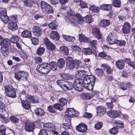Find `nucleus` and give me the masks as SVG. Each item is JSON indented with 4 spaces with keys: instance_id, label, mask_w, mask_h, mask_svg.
I'll return each instance as SVG.
<instances>
[{
    "instance_id": "obj_42",
    "label": "nucleus",
    "mask_w": 135,
    "mask_h": 135,
    "mask_svg": "<svg viewBox=\"0 0 135 135\" xmlns=\"http://www.w3.org/2000/svg\"><path fill=\"white\" fill-rule=\"evenodd\" d=\"M59 103L63 107L67 104V100L65 98H61L59 100Z\"/></svg>"
},
{
    "instance_id": "obj_32",
    "label": "nucleus",
    "mask_w": 135,
    "mask_h": 135,
    "mask_svg": "<svg viewBox=\"0 0 135 135\" xmlns=\"http://www.w3.org/2000/svg\"><path fill=\"white\" fill-rule=\"evenodd\" d=\"M65 64V61L63 59L61 58L58 60L57 65L59 68H62L64 66Z\"/></svg>"
},
{
    "instance_id": "obj_18",
    "label": "nucleus",
    "mask_w": 135,
    "mask_h": 135,
    "mask_svg": "<svg viewBox=\"0 0 135 135\" xmlns=\"http://www.w3.org/2000/svg\"><path fill=\"white\" fill-rule=\"evenodd\" d=\"M112 7L111 4L103 3L100 5L99 8L100 9L102 10L108 11L110 10Z\"/></svg>"
},
{
    "instance_id": "obj_21",
    "label": "nucleus",
    "mask_w": 135,
    "mask_h": 135,
    "mask_svg": "<svg viewBox=\"0 0 135 135\" xmlns=\"http://www.w3.org/2000/svg\"><path fill=\"white\" fill-rule=\"evenodd\" d=\"M101 67L106 71L108 74H111L113 71L111 67L107 64H103L101 65Z\"/></svg>"
},
{
    "instance_id": "obj_1",
    "label": "nucleus",
    "mask_w": 135,
    "mask_h": 135,
    "mask_svg": "<svg viewBox=\"0 0 135 135\" xmlns=\"http://www.w3.org/2000/svg\"><path fill=\"white\" fill-rule=\"evenodd\" d=\"M57 68L56 62H52L50 64L43 63L37 66V69L40 73L45 75L48 73L51 70H56Z\"/></svg>"
},
{
    "instance_id": "obj_3",
    "label": "nucleus",
    "mask_w": 135,
    "mask_h": 135,
    "mask_svg": "<svg viewBox=\"0 0 135 135\" xmlns=\"http://www.w3.org/2000/svg\"><path fill=\"white\" fill-rule=\"evenodd\" d=\"M57 83L62 89L64 91L70 90L73 88V84L70 82L65 83L63 80H59L57 81Z\"/></svg>"
},
{
    "instance_id": "obj_6",
    "label": "nucleus",
    "mask_w": 135,
    "mask_h": 135,
    "mask_svg": "<svg viewBox=\"0 0 135 135\" xmlns=\"http://www.w3.org/2000/svg\"><path fill=\"white\" fill-rule=\"evenodd\" d=\"M4 88L6 94L8 96L12 98L16 97V92L12 86L7 85L5 86Z\"/></svg>"
},
{
    "instance_id": "obj_27",
    "label": "nucleus",
    "mask_w": 135,
    "mask_h": 135,
    "mask_svg": "<svg viewBox=\"0 0 135 135\" xmlns=\"http://www.w3.org/2000/svg\"><path fill=\"white\" fill-rule=\"evenodd\" d=\"M97 113L98 115L100 114V115L104 114L106 112V109L103 106L98 107L97 108Z\"/></svg>"
},
{
    "instance_id": "obj_45",
    "label": "nucleus",
    "mask_w": 135,
    "mask_h": 135,
    "mask_svg": "<svg viewBox=\"0 0 135 135\" xmlns=\"http://www.w3.org/2000/svg\"><path fill=\"white\" fill-rule=\"evenodd\" d=\"M50 28L52 30H55L56 29L57 26L55 22H51L50 23L49 25Z\"/></svg>"
},
{
    "instance_id": "obj_36",
    "label": "nucleus",
    "mask_w": 135,
    "mask_h": 135,
    "mask_svg": "<svg viewBox=\"0 0 135 135\" xmlns=\"http://www.w3.org/2000/svg\"><path fill=\"white\" fill-rule=\"evenodd\" d=\"M83 53L86 55H91L92 53L91 49L89 47L83 49Z\"/></svg>"
},
{
    "instance_id": "obj_24",
    "label": "nucleus",
    "mask_w": 135,
    "mask_h": 135,
    "mask_svg": "<svg viewBox=\"0 0 135 135\" xmlns=\"http://www.w3.org/2000/svg\"><path fill=\"white\" fill-rule=\"evenodd\" d=\"M50 37L52 39L55 40H58L60 37L58 33L55 31H52L51 32Z\"/></svg>"
},
{
    "instance_id": "obj_28",
    "label": "nucleus",
    "mask_w": 135,
    "mask_h": 135,
    "mask_svg": "<svg viewBox=\"0 0 135 135\" xmlns=\"http://www.w3.org/2000/svg\"><path fill=\"white\" fill-rule=\"evenodd\" d=\"M60 52L64 55H67L69 54V50L66 46H62L60 48Z\"/></svg>"
},
{
    "instance_id": "obj_16",
    "label": "nucleus",
    "mask_w": 135,
    "mask_h": 135,
    "mask_svg": "<svg viewBox=\"0 0 135 135\" xmlns=\"http://www.w3.org/2000/svg\"><path fill=\"white\" fill-rule=\"evenodd\" d=\"M117 68L120 70L123 69L124 66L125 62L122 60H119L115 63Z\"/></svg>"
},
{
    "instance_id": "obj_25",
    "label": "nucleus",
    "mask_w": 135,
    "mask_h": 135,
    "mask_svg": "<svg viewBox=\"0 0 135 135\" xmlns=\"http://www.w3.org/2000/svg\"><path fill=\"white\" fill-rule=\"evenodd\" d=\"M81 97L84 100L90 99L93 97V96L91 94L89 93H84L82 94Z\"/></svg>"
},
{
    "instance_id": "obj_63",
    "label": "nucleus",
    "mask_w": 135,
    "mask_h": 135,
    "mask_svg": "<svg viewBox=\"0 0 135 135\" xmlns=\"http://www.w3.org/2000/svg\"><path fill=\"white\" fill-rule=\"evenodd\" d=\"M74 62L69 63V65L68 66L66 65L67 66L68 69L70 70H73L75 67V65L74 64Z\"/></svg>"
},
{
    "instance_id": "obj_57",
    "label": "nucleus",
    "mask_w": 135,
    "mask_h": 135,
    "mask_svg": "<svg viewBox=\"0 0 135 135\" xmlns=\"http://www.w3.org/2000/svg\"><path fill=\"white\" fill-rule=\"evenodd\" d=\"M119 88L123 90H125L127 89V87L126 84L123 83L119 84L118 85Z\"/></svg>"
},
{
    "instance_id": "obj_4",
    "label": "nucleus",
    "mask_w": 135,
    "mask_h": 135,
    "mask_svg": "<svg viewBox=\"0 0 135 135\" xmlns=\"http://www.w3.org/2000/svg\"><path fill=\"white\" fill-rule=\"evenodd\" d=\"M71 21V24L73 25L77 26L79 24H82L84 22L83 17L79 13L74 15Z\"/></svg>"
},
{
    "instance_id": "obj_53",
    "label": "nucleus",
    "mask_w": 135,
    "mask_h": 135,
    "mask_svg": "<svg viewBox=\"0 0 135 135\" xmlns=\"http://www.w3.org/2000/svg\"><path fill=\"white\" fill-rule=\"evenodd\" d=\"M45 51V49L44 48L42 47H40L37 50V53L39 55H41L44 53Z\"/></svg>"
},
{
    "instance_id": "obj_11",
    "label": "nucleus",
    "mask_w": 135,
    "mask_h": 135,
    "mask_svg": "<svg viewBox=\"0 0 135 135\" xmlns=\"http://www.w3.org/2000/svg\"><path fill=\"white\" fill-rule=\"evenodd\" d=\"M35 127L34 122L26 123L25 126V130L28 132H32Z\"/></svg>"
},
{
    "instance_id": "obj_52",
    "label": "nucleus",
    "mask_w": 135,
    "mask_h": 135,
    "mask_svg": "<svg viewBox=\"0 0 135 135\" xmlns=\"http://www.w3.org/2000/svg\"><path fill=\"white\" fill-rule=\"evenodd\" d=\"M103 124L101 122H99L97 123L94 126L95 128L97 129H100L102 127Z\"/></svg>"
},
{
    "instance_id": "obj_46",
    "label": "nucleus",
    "mask_w": 135,
    "mask_h": 135,
    "mask_svg": "<svg viewBox=\"0 0 135 135\" xmlns=\"http://www.w3.org/2000/svg\"><path fill=\"white\" fill-rule=\"evenodd\" d=\"M1 52L3 55L6 56L8 54V49L7 47H3L1 48Z\"/></svg>"
},
{
    "instance_id": "obj_61",
    "label": "nucleus",
    "mask_w": 135,
    "mask_h": 135,
    "mask_svg": "<svg viewBox=\"0 0 135 135\" xmlns=\"http://www.w3.org/2000/svg\"><path fill=\"white\" fill-rule=\"evenodd\" d=\"M71 48L74 50L76 51L79 52L81 50L80 48L77 45H74L71 47Z\"/></svg>"
},
{
    "instance_id": "obj_22",
    "label": "nucleus",
    "mask_w": 135,
    "mask_h": 135,
    "mask_svg": "<svg viewBox=\"0 0 135 135\" xmlns=\"http://www.w3.org/2000/svg\"><path fill=\"white\" fill-rule=\"evenodd\" d=\"M8 27L9 29L12 31L17 30L18 28L17 24L16 23L14 22L9 23L8 25Z\"/></svg>"
},
{
    "instance_id": "obj_54",
    "label": "nucleus",
    "mask_w": 135,
    "mask_h": 135,
    "mask_svg": "<svg viewBox=\"0 0 135 135\" xmlns=\"http://www.w3.org/2000/svg\"><path fill=\"white\" fill-rule=\"evenodd\" d=\"M113 6L114 7H119L120 4V2L118 0H114L113 1Z\"/></svg>"
},
{
    "instance_id": "obj_49",
    "label": "nucleus",
    "mask_w": 135,
    "mask_h": 135,
    "mask_svg": "<svg viewBox=\"0 0 135 135\" xmlns=\"http://www.w3.org/2000/svg\"><path fill=\"white\" fill-rule=\"evenodd\" d=\"M48 110L50 112L54 113L56 112V110L53 105H50L47 107Z\"/></svg>"
},
{
    "instance_id": "obj_29",
    "label": "nucleus",
    "mask_w": 135,
    "mask_h": 135,
    "mask_svg": "<svg viewBox=\"0 0 135 135\" xmlns=\"http://www.w3.org/2000/svg\"><path fill=\"white\" fill-rule=\"evenodd\" d=\"M34 112L37 115L40 117L43 116L45 114L44 111L41 108H37Z\"/></svg>"
},
{
    "instance_id": "obj_2",
    "label": "nucleus",
    "mask_w": 135,
    "mask_h": 135,
    "mask_svg": "<svg viewBox=\"0 0 135 135\" xmlns=\"http://www.w3.org/2000/svg\"><path fill=\"white\" fill-rule=\"evenodd\" d=\"M95 77L93 75H86L82 80L83 86L88 90H92L95 85Z\"/></svg>"
},
{
    "instance_id": "obj_10",
    "label": "nucleus",
    "mask_w": 135,
    "mask_h": 135,
    "mask_svg": "<svg viewBox=\"0 0 135 135\" xmlns=\"http://www.w3.org/2000/svg\"><path fill=\"white\" fill-rule=\"evenodd\" d=\"M131 27L130 23L128 22H125L121 30L122 32L124 34H128L130 31Z\"/></svg>"
},
{
    "instance_id": "obj_31",
    "label": "nucleus",
    "mask_w": 135,
    "mask_h": 135,
    "mask_svg": "<svg viewBox=\"0 0 135 135\" xmlns=\"http://www.w3.org/2000/svg\"><path fill=\"white\" fill-rule=\"evenodd\" d=\"M21 102L23 108L26 109H30V105L28 101L27 100H22Z\"/></svg>"
},
{
    "instance_id": "obj_51",
    "label": "nucleus",
    "mask_w": 135,
    "mask_h": 135,
    "mask_svg": "<svg viewBox=\"0 0 135 135\" xmlns=\"http://www.w3.org/2000/svg\"><path fill=\"white\" fill-rule=\"evenodd\" d=\"M6 130L5 126H0V135H5Z\"/></svg>"
},
{
    "instance_id": "obj_12",
    "label": "nucleus",
    "mask_w": 135,
    "mask_h": 135,
    "mask_svg": "<svg viewBox=\"0 0 135 135\" xmlns=\"http://www.w3.org/2000/svg\"><path fill=\"white\" fill-rule=\"evenodd\" d=\"M76 129L79 132L84 133L87 131V127L85 123H81L76 127Z\"/></svg>"
},
{
    "instance_id": "obj_62",
    "label": "nucleus",
    "mask_w": 135,
    "mask_h": 135,
    "mask_svg": "<svg viewBox=\"0 0 135 135\" xmlns=\"http://www.w3.org/2000/svg\"><path fill=\"white\" fill-rule=\"evenodd\" d=\"M115 43H117V44L120 46L124 45L126 44V42L124 40L118 41H116Z\"/></svg>"
},
{
    "instance_id": "obj_43",
    "label": "nucleus",
    "mask_w": 135,
    "mask_h": 135,
    "mask_svg": "<svg viewBox=\"0 0 135 135\" xmlns=\"http://www.w3.org/2000/svg\"><path fill=\"white\" fill-rule=\"evenodd\" d=\"M96 74L99 76H101L103 75L104 71L101 69L98 68L96 69L95 70Z\"/></svg>"
},
{
    "instance_id": "obj_44",
    "label": "nucleus",
    "mask_w": 135,
    "mask_h": 135,
    "mask_svg": "<svg viewBox=\"0 0 135 135\" xmlns=\"http://www.w3.org/2000/svg\"><path fill=\"white\" fill-rule=\"evenodd\" d=\"M89 9L94 12H98L100 10V8L95 7L94 5H91L89 7Z\"/></svg>"
},
{
    "instance_id": "obj_15",
    "label": "nucleus",
    "mask_w": 135,
    "mask_h": 135,
    "mask_svg": "<svg viewBox=\"0 0 135 135\" xmlns=\"http://www.w3.org/2000/svg\"><path fill=\"white\" fill-rule=\"evenodd\" d=\"M33 32L36 36H39L42 33V31L40 28L38 26H34L33 28Z\"/></svg>"
},
{
    "instance_id": "obj_9",
    "label": "nucleus",
    "mask_w": 135,
    "mask_h": 135,
    "mask_svg": "<svg viewBox=\"0 0 135 135\" xmlns=\"http://www.w3.org/2000/svg\"><path fill=\"white\" fill-rule=\"evenodd\" d=\"M107 40V42L109 44H115V42L117 41V36L115 34L110 33L108 35Z\"/></svg>"
},
{
    "instance_id": "obj_56",
    "label": "nucleus",
    "mask_w": 135,
    "mask_h": 135,
    "mask_svg": "<svg viewBox=\"0 0 135 135\" xmlns=\"http://www.w3.org/2000/svg\"><path fill=\"white\" fill-rule=\"evenodd\" d=\"M31 41L32 44L35 45L38 44L39 42V40L38 38L32 37L31 39Z\"/></svg>"
},
{
    "instance_id": "obj_14",
    "label": "nucleus",
    "mask_w": 135,
    "mask_h": 135,
    "mask_svg": "<svg viewBox=\"0 0 135 135\" xmlns=\"http://www.w3.org/2000/svg\"><path fill=\"white\" fill-rule=\"evenodd\" d=\"M112 122L117 128H122L124 127L123 122L120 120L114 119L112 120Z\"/></svg>"
},
{
    "instance_id": "obj_17",
    "label": "nucleus",
    "mask_w": 135,
    "mask_h": 135,
    "mask_svg": "<svg viewBox=\"0 0 135 135\" xmlns=\"http://www.w3.org/2000/svg\"><path fill=\"white\" fill-rule=\"evenodd\" d=\"M92 33L94 36L97 38L98 39H100L102 37V35L101 34L99 30L97 27L94 28L92 31Z\"/></svg>"
},
{
    "instance_id": "obj_58",
    "label": "nucleus",
    "mask_w": 135,
    "mask_h": 135,
    "mask_svg": "<svg viewBox=\"0 0 135 135\" xmlns=\"http://www.w3.org/2000/svg\"><path fill=\"white\" fill-rule=\"evenodd\" d=\"M85 72L84 70H79L76 72V74L77 77L83 76L85 74Z\"/></svg>"
},
{
    "instance_id": "obj_34",
    "label": "nucleus",
    "mask_w": 135,
    "mask_h": 135,
    "mask_svg": "<svg viewBox=\"0 0 135 135\" xmlns=\"http://www.w3.org/2000/svg\"><path fill=\"white\" fill-rule=\"evenodd\" d=\"M85 20V22L88 23H91L93 21V19L92 18L91 15L89 14L87 15L85 17H83Z\"/></svg>"
},
{
    "instance_id": "obj_33",
    "label": "nucleus",
    "mask_w": 135,
    "mask_h": 135,
    "mask_svg": "<svg viewBox=\"0 0 135 135\" xmlns=\"http://www.w3.org/2000/svg\"><path fill=\"white\" fill-rule=\"evenodd\" d=\"M62 36L65 39L69 41L73 42L75 39V37L74 36H67L65 35H63Z\"/></svg>"
},
{
    "instance_id": "obj_8",
    "label": "nucleus",
    "mask_w": 135,
    "mask_h": 135,
    "mask_svg": "<svg viewBox=\"0 0 135 135\" xmlns=\"http://www.w3.org/2000/svg\"><path fill=\"white\" fill-rule=\"evenodd\" d=\"M66 114L70 117H76L79 115V113L78 111L76 112L74 108H69L67 110Z\"/></svg>"
},
{
    "instance_id": "obj_39",
    "label": "nucleus",
    "mask_w": 135,
    "mask_h": 135,
    "mask_svg": "<svg viewBox=\"0 0 135 135\" xmlns=\"http://www.w3.org/2000/svg\"><path fill=\"white\" fill-rule=\"evenodd\" d=\"M61 78L64 80L72 79V77L68 74H63L61 75Z\"/></svg>"
},
{
    "instance_id": "obj_55",
    "label": "nucleus",
    "mask_w": 135,
    "mask_h": 135,
    "mask_svg": "<svg viewBox=\"0 0 135 135\" xmlns=\"http://www.w3.org/2000/svg\"><path fill=\"white\" fill-rule=\"evenodd\" d=\"M10 119L12 122L15 123H18L19 122L18 119L14 116H11L10 117Z\"/></svg>"
},
{
    "instance_id": "obj_59",
    "label": "nucleus",
    "mask_w": 135,
    "mask_h": 135,
    "mask_svg": "<svg viewBox=\"0 0 135 135\" xmlns=\"http://www.w3.org/2000/svg\"><path fill=\"white\" fill-rule=\"evenodd\" d=\"M74 61L73 60V59L72 57L69 56L67 57L66 60V65L69 66V63L74 62Z\"/></svg>"
},
{
    "instance_id": "obj_7",
    "label": "nucleus",
    "mask_w": 135,
    "mask_h": 135,
    "mask_svg": "<svg viewBox=\"0 0 135 135\" xmlns=\"http://www.w3.org/2000/svg\"><path fill=\"white\" fill-rule=\"evenodd\" d=\"M27 74L24 71H21L15 73V78L18 80H20L21 79L27 80Z\"/></svg>"
},
{
    "instance_id": "obj_48",
    "label": "nucleus",
    "mask_w": 135,
    "mask_h": 135,
    "mask_svg": "<svg viewBox=\"0 0 135 135\" xmlns=\"http://www.w3.org/2000/svg\"><path fill=\"white\" fill-rule=\"evenodd\" d=\"M54 107L55 109L59 110L60 111L62 110L63 109V107L60 105V104L59 103L54 104Z\"/></svg>"
},
{
    "instance_id": "obj_35",
    "label": "nucleus",
    "mask_w": 135,
    "mask_h": 135,
    "mask_svg": "<svg viewBox=\"0 0 135 135\" xmlns=\"http://www.w3.org/2000/svg\"><path fill=\"white\" fill-rule=\"evenodd\" d=\"M73 86V88H74L76 90L78 91H81L83 89V86L82 85V84H74Z\"/></svg>"
},
{
    "instance_id": "obj_64",
    "label": "nucleus",
    "mask_w": 135,
    "mask_h": 135,
    "mask_svg": "<svg viewBox=\"0 0 135 135\" xmlns=\"http://www.w3.org/2000/svg\"><path fill=\"white\" fill-rule=\"evenodd\" d=\"M82 80L80 78H78L75 80L74 84H82Z\"/></svg>"
},
{
    "instance_id": "obj_60",
    "label": "nucleus",
    "mask_w": 135,
    "mask_h": 135,
    "mask_svg": "<svg viewBox=\"0 0 135 135\" xmlns=\"http://www.w3.org/2000/svg\"><path fill=\"white\" fill-rule=\"evenodd\" d=\"M38 135H48L47 132L44 129H41L38 133Z\"/></svg>"
},
{
    "instance_id": "obj_37",
    "label": "nucleus",
    "mask_w": 135,
    "mask_h": 135,
    "mask_svg": "<svg viewBox=\"0 0 135 135\" xmlns=\"http://www.w3.org/2000/svg\"><path fill=\"white\" fill-rule=\"evenodd\" d=\"M25 6H31L32 3L34 2V0H22Z\"/></svg>"
},
{
    "instance_id": "obj_30",
    "label": "nucleus",
    "mask_w": 135,
    "mask_h": 135,
    "mask_svg": "<svg viewBox=\"0 0 135 135\" xmlns=\"http://www.w3.org/2000/svg\"><path fill=\"white\" fill-rule=\"evenodd\" d=\"M4 15L0 13V18L2 21L5 23H7L9 21V19L7 15V13H4Z\"/></svg>"
},
{
    "instance_id": "obj_47",
    "label": "nucleus",
    "mask_w": 135,
    "mask_h": 135,
    "mask_svg": "<svg viewBox=\"0 0 135 135\" xmlns=\"http://www.w3.org/2000/svg\"><path fill=\"white\" fill-rule=\"evenodd\" d=\"M118 129L114 126L112 129H109V131L111 134H116L118 132Z\"/></svg>"
},
{
    "instance_id": "obj_26",
    "label": "nucleus",
    "mask_w": 135,
    "mask_h": 135,
    "mask_svg": "<svg viewBox=\"0 0 135 135\" xmlns=\"http://www.w3.org/2000/svg\"><path fill=\"white\" fill-rule=\"evenodd\" d=\"M21 35L23 37L30 38L31 36V33L29 31L25 30L22 32Z\"/></svg>"
},
{
    "instance_id": "obj_50",
    "label": "nucleus",
    "mask_w": 135,
    "mask_h": 135,
    "mask_svg": "<svg viewBox=\"0 0 135 135\" xmlns=\"http://www.w3.org/2000/svg\"><path fill=\"white\" fill-rule=\"evenodd\" d=\"M46 46L47 49L50 50H54L55 49V46L51 42L47 44Z\"/></svg>"
},
{
    "instance_id": "obj_5",
    "label": "nucleus",
    "mask_w": 135,
    "mask_h": 135,
    "mask_svg": "<svg viewBox=\"0 0 135 135\" xmlns=\"http://www.w3.org/2000/svg\"><path fill=\"white\" fill-rule=\"evenodd\" d=\"M41 6L42 11L45 14H49L53 12L51 6L44 1H41Z\"/></svg>"
},
{
    "instance_id": "obj_20",
    "label": "nucleus",
    "mask_w": 135,
    "mask_h": 135,
    "mask_svg": "<svg viewBox=\"0 0 135 135\" xmlns=\"http://www.w3.org/2000/svg\"><path fill=\"white\" fill-rule=\"evenodd\" d=\"M26 97L27 99H29L30 102L32 103H36L39 101L38 98L36 97L27 94L26 95Z\"/></svg>"
},
{
    "instance_id": "obj_23",
    "label": "nucleus",
    "mask_w": 135,
    "mask_h": 135,
    "mask_svg": "<svg viewBox=\"0 0 135 135\" xmlns=\"http://www.w3.org/2000/svg\"><path fill=\"white\" fill-rule=\"evenodd\" d=\"M110 23V21L109 20L103 19L101 20L99 25L100 27H106L108 26Z\"/></svg>"
},
{
    "instance_id": "obj_40",
    "label": "nucleus",
    "mask_w": 135,
    "mask_h": 135,
    "mask_svg": "<svg viewBox=\"0 0 135 135\" xmlns=\"http://www.w3.org/2000/svg\"><path fill=\"white\" fill-rule=\"evenodd\" d=\"M97 41L95 40H92L90 42V45L92 47L93 50L94 51H96V46L97 45Z\"/></svg>"
},
{
    "instance_id": "obj_38",
    "label": "nucleus",
    "mask_w": 135,
    "mask_h": 135,
    "mask_svg": "<svg viewBox=\"0 0 135 135\" xmlns=\"http://www.w3.org/2000/svg\"><path fill=\"white\" fill-rule=\"evenodd\" d=\"M19 38L17 35H13L10 39L11 42L13 43L18 42L19 40Z\"/></svg>"
},
{
    "instance_id": "obj_13",
    "label": "nucleus",
    "mask_w": 135,
    "mask_h": 135,
    "mask_svg": "<svg viewBox=\"0 0 135 135\" xmlns=\"http://www.w3.org/2000/svg\"><path fill=\"white\" fill-rule=\"evenodd\" d=\"M107 115L113 118H115L120 116L121 113L116 110H111L107 112Z\"/></svg>"
},
{
    "instance_id": "obj_41",
    "label": "nucleus",
    "mask_w": 135,
    "mask_h": 135,
    "mask_svg": "<svg viewBox=\"0 0 135 135\" xmlns=\"http://www.w3.org/2000/svg\"><path fill=\"white\" fill-rule=\"evenodd\" d=\"M79 40L80 42H87L88 41V38L86 37L83 34H80L79 36Z\"/></svg>"
},
{
    "instance_id": "obj_19",
    "label": "nucleus",
    "mask_w": 135,
    "mask_h": 135,
    "mask_svg": "<svg viewBox=\"0 0 135 135\" xmlns=\"http://www.w3.org/2000/svg\"><path fill=\"white\" fill-rule=\"evenodd\" d=\"M44 127L47 129V130L49 129L50 131L52 129H56V127L55 125L52 123H45L44 124Z\"/></svg>"
}]
</instances>
